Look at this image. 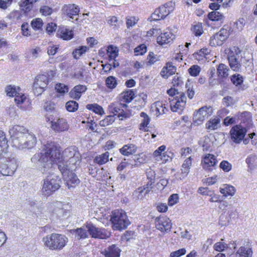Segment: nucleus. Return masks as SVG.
<instances>
[{
  "mask_svg": "<svg viewBox=\"0 0 257 257\" xmlns=\"http://www.w3.org/2000/svg\"><path fill=\"white\" fill-rule=\"evenodd\" d=\"M44 152L36 153L31 159L33 166L42 173H46L51 168L57 166L61 173L66 170L73 171L75 166L81 161L80 153L65 162L60 161V147L54 142L47 143L44 145Z\"/></svg>",
  "mask_w": 257,
  "mask_h": 257,
  "instance_id": "1",
  "label": "nucleus"
},
{
  "mask_svg": "<svg viewBox=\"0 0 257 257\" xmlns=\"http://www.w3.org/2000/svg\"><path fill=\"white\" fill-rule=\"evenodd\" d=\"M52 168L49 169L48 172L44 174L48 173L45 179L43 180V184L42 188V192L45 196H49L52 195L56 190H58L61 183L60 177L54 174H51Z\"/></svg>",
  "mask_w": 257,
  "mask_h": 257,
  "instance_id": "2",
  "label": "nucleus"
},
{
  "mask_svg": "<svg viewBox=\"0 0 257 257\" xmlns=\"http://www.w3.org/2000/svg\"><path fill=\"white\" fill-rule=\"evenodd\" d=\"M67 238L64 235L52 233L43 237V241L45 246L51 250H61L66 245Z\"/></svg>",
  "mask_w": 257,
  "mask_h": 257,
  "instance_id": "3",
  "label": "nucleus"
},
{
  "mask_svg": "<svg viewBox=\"0 0 257 257\" xmlns=\"http://www.w3.org/2000/svg\"><path fill=\"white\" fill-rule=\"evenodd\" d=\"M110 221L114 230H121L126 228L130 224L126 213L122 210H116L112 212Z\"/></svg>",
  "mask_w": 257,
  "mask_h": 257,
  "instance_id": "4",
  "label": "nucleus"
},
{
  "mask_svg": "<svg viewBox=\"0 0 257 257\" xmlns=\"http://www.w3.org/2000/svg\"><path fill=\"white\" fill-rule=\"evenodd\" d=\"M241 53V51L236 47H233L229 50L228 60L231 69L233 71H239L243 62L244 63L245 58L242 56Z\"/></svg>",
  "mask_w": 257,
  "mask_h": 257,
  "instance_id": "5",
  "label": "nucleus"
},
{
  "mask_svg": "<svg viewBox=\"0 0 257 257\" xmlns=\"http://www.w3.org/2000/svg\"><path fill=\"white\" fill-rule=\"evenodd\" d=\"M18 167L17 161L14 158L3 159L0 163V172L4 176H12Z\"/></svg>",
  "mask_w": 257,
  "mask_h": 257,
  "instance_id": "6",
  "label": "nucleus"
},
{
  "mask_svg": "<svg viewBox=\"0 0 257 257\" xmlns=\"http://www.w3.org/2000/svg\"><path fill=\"white\" fill-rule=\"evenodd\" d=\"M86 228L93 238L106 239L111 235L110 231L104 228L96 227L91 222H87L86 224Z\"/></svg>",
  "mask_w": 257,
  "mask_h": 257,
  "instance_id": "7",
  "label": "nucleus"
},
{
  "mask_svg": "<svg viewBox=\"0 0 257 257\" xmlns=\"http://www.w3.org/2000/svg\"><path fill=\"white\" fill-rule=\"evenodd\" d=\"M173 7L171 2L165 4L164 5L156 9L152 15L151 18L153 21H158L164 19L173 11Z\"/></svg>",
  "mask_w": 257,
  "mask_h": 257,
  "instance_id": "8",
  "label": "nucleus"
},
{
  "mask_svg": "<svg viewBox=\"0 0 257 257\" xmlns=\"http://www.w3.org/2000/svg\"><path fill=\"white\" fill-rule=\"evenodd\" d=\"M11 136L12 143L18 145V139L27 137V135H32L29 133L28 130L23 126L16 125L13 126L9 131Z\"/></svg>",
  "mask_w": 257,
  "mask_h": 257,
  "instance_id": "9",
  "label": "nucleus"
},
{
  "mask_svg": "<svg viewBox=\"0 0 257 257\" xmlns=\"http://www.w3.org/2000/svg\"><path fill=\"white\" fill-rule=\"evenodd\" d=\"M27 137L22 138V139H18L19 143L18 145L12 143V146L20 150L25 149H30L33 148L37 142L36 138L34 135H26Z\"/></svg>",
  "mask_w": 257,
  "mask_h": 257,
  "instance_id": "10",
  "label": "nucleus"
},
{
  "mask_svg": "<svg viewBox=\"0 0 257 257\" xmlns=\"http://www.w3.org/2000/svg\"><path fill=\"white\" fill-rule=\"evenodd\" d=\"M186 97L183 92H180L177 96L170 99L171 109L173 111L182 110L186 105Z\"/></svg>",
  "mask_w": 257,
  "mask_h": 257,
  "instance_id": "11",
  "label": "nucleus"
},
{
  "mask_svg": "<svg viewBox=\"0 0 257 257\" xmlns=\"http://www.w3.org/2000/svg\"><path fill=\"white\" fill-rule=\"evenodd\" d=\"M213 112V109L210 106H203L199 108L198 111L194 114V121L197 124L201 123L205 119L211 115Z\"/></svg>",
  "mask_w": 257,
  "mask_h": 257,
  "instance_id": "12",
  "label": "nucleus"
},
{
  "mask_svg": "<svg viewBox=\"0 0 257 257\" xmlns=\"http://www.w3.org/2000/svg\"><path fill=\"white\" fill-rule=\"evenodd\" d=\"M229 33L227 29L223 28L219 32L211 37L210 44L212 46H221L229 37Z\"/></svg>",
  "mask_w": 257,
  "mask_h": 257,
  "instance_id": "13",
  "label": "nucleus"
},
{
  "mask_svg": "<svg viewBox=\"0 0 257 257\" xmlns=\"http://www.w3.org/2000/svg\"><path fill=\"white\" fill-rule=\"evenodd\" d=\"M246 133L245 128L235 125L230 130L231 139L233 142L238 144L244 139Z\"/></svg>",
  "mask_w": 257,
  "mask_h": 257,
  "instance_id": "14",
  "label": "nucleus"
},
{
  "mask_svg": "<svg viewBox=\"0 0 257 257\" xmlns=\"http://www.w3.org/2000/svg\"><path fill=\"white\" fill-rule=\"evenodd\" d=\"M51 127L56 132H62L68 130L69 126L66 119L58 118L51 121Z\"/></svg>",
  "mask_w": 257,
  "mask_h": 257,
  "instance_id": "15",
  "label": "nucleus"
},
{
  "mask_svg": "<svg viewBox=\"0 0 257 257\" xmlns=\"http://www.w3.org/2000/svg\"><path fill=\"white\" fill-rule=\"evenodd\" d=\"M156 228L161 231H169L172 228L171 220L166 216H160L155 220Z\"/></svg>",
  "mask_w": 257,
  "mask_h": 257,
  "instance_id": "16",
  "label": "nucleus"
},
{
  "mask_svg": "<svg viewBox=\"0 0 257 257\" xmlns=\"http://www.w3.org/2000/svg\"><path fill=\"white\" fill-rule=\"evenodd\" d=\"M80 9L75 4L64 5L61 9L62 14L69 18L74 19V16L79 15Z\"/></svg>",
  "mask_w": 257,
  "mask_h": 257,
  "instance_id": "17",
  "label": "nucleus"
},
{
  "mask_svg": "<svg viewBox=\"0 0 257 257\" xmlns=\"http://www.w3.org/2000/svg\"><path fill=\"white\" fill-rule=\"evenodd\" d=\"M63 176L64 181L68 188L75 187L78 185L80 181L76 174L72 173V171L66 170V172L62 173Z\"/></svg>",
  "mask_w": 257,
  "mask_h": 257,
  "instance_id": "18",
  "label": "nucleus"
},
{
  "mask_svg": "<svg viewBox=\"0 0 257 257\" xmlns=\"http://www.w3.org/2000/svg\"><path fill=\"white\" fill-rule=\"evenodd\" d=\"M127 106L126 104L121 103L111 104L109 106L108 109L114 115H117L118 117L122 119L123 117H126V114L124 113L123 108H126Z\"/></svg>",
  "mask_w": 257,
  "mask_h": 257,
  "instance_id": "19",
  "label": "nucleus"
},
{
  "mask_svg": "<svg viewBox=\"0 0 257 257\" xmlns=\"http://www.w3.org/2000/svg\"><path fill=\"white\" fill-rule=\"evenodd\" d=\"M217 162L214 155L207 154L202 158L201 165L206 170H210L211 167L214 166Z\"/></svg>",
  "mask_w": 257,
  "mask_h": 257,
  "instance_id": "20",
  "label": "nucleus"
},
{
  "mask_svg": "<svg viewBox=\"0 0 257 257\" xmlns=\"http://www.w3.org/2000/svg\"><path fill=\"white\" fill-rule=\"evenodd\" d=\"M120 249L115 244H112L105 248L101 253L105 257H119Z\"/></svg>",
  "mask_w": 257,
  "mask_h": 257,
  "instance_id": "21",
  "label": "nucleus"
},
{
  "mask_svg": "<svg viewBox=\"0 0 257 257\" xmlns=\"http://www.w3.org/2000/svg\"><path fill=\"white\" fill-rule=\"evenodd\" d=\"M175 39V36L169 31L161 33L157 38V43L161 45L169 43Z\"/></svg>",
  "mask_w": 257,
  "mask_h": 257,
  "instance_id": "22",
  "label": "nucleus"
},
{
  "mask_svg": "<svg viewBox=\"0 0 257 257\" xmlns=\"http://www.w3.org/2000/svg\"><path fill=\"white\" fill-rule=\"evenodd\" d=\"M86 89L87 87L85 85H76L70 91L69 95L72 98L79 99L82 93L84 92Z\"/></svg>",
  "mask_w": 257,
  "mask_h": 257,
  "instance_id": "23",
  "label": "nucleus"
},
{
  "mask_svg": "<svg viewBox=\"0 0 257 257\" xmlns=\"http://www.w3.org/2000/svg\"><path fill=\"white\" fill-rule=\"evenodd\" d=\"M76 153H79L77 151L75 148L69 147L64 150L63 152V156L60 154V161L65 162L70 158L73 157L76 155Z\"/></svg>",
  "mask_w": 257,
  "mask_h": 257,
  "instance_id": "24",
  "label": "nucleus"
},
{
  "mask_svg": "<svg viewBox=\"0 0 257 257\" xmlns=\"http://www.w3.org/2000/svg\"><path fill=\"white\" fill-rule=\"evenodd\" d=\"M137 91L134 89H127L120 94L121 101L125 103L131 102L135 98Z\"/></svg>",
  "mask_w": 257,
  "mask_h": 257,
  "instance_id": "25",
  "label": "nucleus"
},
{
  "mask_svg": "<svg viewBox=\"0 0 257 257\" xmlns=\"http://www.w3.org/2000/svg\"><path fill=\"white\" fill-rule=\"evenodd\" d=\"M57 36L64 40H69L73 37V32L65 27H61L58 30Z\"/></svg>",
  "mask_w": 257,
  "mask_h": 257,
  "instance_id": "26",
  "label": "nucleus"
},
{
  "mask_svg": "<svg viewBox=\"0 0 257 257\" xmlns=\"http://www.w3.org/2000/svg\"><path fill=\"white\" fill-rule=\"evenodd\" d=\"M77 239H84L88 237V229L85 227L78 228L76 229H72L71 231Z\"/></svg>",
  "mask_w": 257,
  "mask_h": 257,
  "instance_id": "27",
  "label": "nucleus"
},
{
  "mask_svg": "<svg viewBox=\"0 0 257 257\" xmlns=\"http://www.w3.org/2000/svg\"><path fill=\"white\" fill-rule=\"evenodd\" d=\"M9 146L5 133L0 130V156L8 152Z\"/></svg>",
  "mask_w": 257,
  "mask_h": 257,
  "instance_id": "28",
  "label": "nucleus"
},
{
  "mask_svg": "<svg viewBox=\"0 0 257 257\" xmlns=\"http://www.w3.org/2000/svg\"><path fill=\"white\" fill-rule=\"evenodd\" d=\"M137 147L134 144H128L124 145L119 149L120 153L124 156L132 155L136 152Z\"/></svg>",
  "mask_w": 257,
  "mask_h": 257,
  "instance_id": "29",
  "label": "nucleus"
},
{
  "mask_svg": "<svg viewBox=\"0 0 257 257\" xmlns=\"http://www.w3.org/2000/svg\"><path fill=\"white\" fill-rule=\"evenodd\" d=\"M253 252L251 247L247 246H241L238 249L235 254L237 257H252Z\"/></svg>",
  "mask_w": 257,
  "mask_h": 257,
  "instance_id": "30",
  "label": "nucleus"
},
{
  "mask_svg": "<svg viewBox=\"0 0 257 257\" xmlns=\"http://www.w3.org/2000/svg\"><path fill=\"white\" fill-rule=\"evenodd\" d=\"M39 81H35L33 84V92L35 95L39 96L44 90L48 85L45 81H40L41 83H38Z\"/></svg>",
  "mask_w": 257,
  "mask_h": 257,
  "instance_id": "31",
  "label": "nucleus"
},
{
  "mask_svg": "<svg viewBox=\"0 0 257 257\" xmlns=\"http://www.w3.org/2000/svg\"><path fill=\"white\" fill-rule=\"evenodd\" d=\"M229 71L228 67L222 63L220 64L217 68V74L220 78H226L229 75Z\"/></svg>",
  "mask_w": 257,
  "mask_h": 257,
  "instance_id": "32",
  "label": "nucleus"
},
{
  "mask_svg": "<svg viewBox=\"0 0 257 257\" xmlns=\"http://www.w3.org/2000/svg\"><path fill=\"white\" fill-rule=\"evenodd\" d=\"M37 1L38 0H21L19 5L23 11L28 12L32 9L33 4Z\"/></svg>",
  "mask_w": 257,
  "mask_h": 257,
  "instance_id": "33",
  "label": "nucleus"
},
{
  "mask_svg": "<svg viewBox=\"0 0 257 257\" xmlns=\"http://www.w3.org/2000/svg\"><path fill=\"white\" fill-rule=\"evenodd\" d=\"M220 120L218 117L210 119L206 124V128L210 130H215L220 126Z\"/></svg>",
  "mask_w": 257,
  "mask_h": 257,
  "instance_id": "34",
  "label": "nucleus"
},
{
  "mask_svg": "<svg viewBox=\"0 0 257 257\" xmlns=\"http://www.w3.org/2000/svg\"><path fill=\"white\" fill-rule=\"evenodd\" d=\"M109 159V153L106 152L100 155L97 156L94 159V162L101 165L107 163Z\"/></svg>",
  "mask_w": 257,
  "mask_h": 257,
  "instance_id": "35",
  "label": "nucleus"
},
{
  "mask_svg": "<svg viewBox=\"0 0 257 257\" xmlns=\"http://www.w3.org/2000/svg\"><path fill=\"white\" fill-rule=\"evenodd\" d=\"M86 107L87 109L101 115L104 113L102 107L97 103L88 104L86 106Z\"/></svg>",
  "mask_w": 257,
  "mask_h": 257,
  "instance_id": "36",
  "label": "nucleus"
},
{
  "mask_svg": "<svg viewBox=\"0 0 257 257\" xmlns=\"http://www.w3.org/2000/svg\"><path fill=\"white\" fill-rule=\"evenodd\" d=\"M22 34L24 36H30L33 39H35L38 37L35 34H33L31 33L29 29V25L27 23H24L21 26Z\"/></svg>",
  "mask_w": 257,
  "mask_h": 257,
  "instance_id": "37",
  "label": "nucleus"
},
{
  "mask_svg": "<svg viewBox=\"0 0 257 257\" xmlns=\"http://www.w3.org/2000/svg\"><path fill=\"white\" fill-rule=\"evenodd\" d=\"M54 71L50 70L45 74H41L35 77V80H52L55 75Z\"/></svg>",
  "mask_w": 257,
  "mask_h": 257,
  "instance_id": "38",
  "label": "nucleus"
},
{
  "mask_svg": "<svg viewBox=\"0 0 257 257\" xmlns=\"http://www.w3.org/2000/svg\"><path fill=\"white\" fill-rule=\"evenodd\" d=\"M140 116L143 117V120L140 125V129L142 131H147V126L150 122V118L149 116L144 112H142Z\"/></svg>",
  "mask_w": 257,
  "mask_h": 257,
  "instance_id": "39",
  "label": "nucleus"
},
{
  "mask_svg": "<svg viewBox=\"0 0 257 257\" xmlns=\"http://www.w3.org/2000/svg\"><path fill=\"white\" fill-rule=\"evenodd\" d=\"M20 91V88L19 87H16L15 85H10L8 86L6 88V92L7 95L11 97L15 96L18 91Z\"/></svg>",
  "mask_w": 257,
  "mask_h": 257,
  "instance_id": "40",
  "label": "nucleus"
},
{
  "mask_svg": "<svg viewBox=\"0 0 257 257\" xmlns=\"http://www.w3.org/2000/svg\"><path fill=\"white\" fill-rule=\"evenodd\" d=\"M208 18L212 21H219L223 19L224 16L217 11H212L208 14Z\"/></svg>",
  "mask_w": 257,
  "mask_h": 257,
  "instance_id": "41",
  "label": "nucleus"
},
{
  "mask_svg": "<svg viewBox=\"0 0 257 257\" xmlns=\"http://www.w3.org/2000/svg\"><path fill=\"white\" fill-rule=\"evenodd\" d=\"M220 192L224 196H232L235 193L234 187L232 186L226 185L223 188H220Z\"/></svg>",
  "mask_w": 257,
  "mask_h": 257,
  "instance_id": "42",
  "label": "nucleus"
},
{
  "mask_svg": "<svg viewBox=\"0 0 257 257\" xmlns=\"http://www.w3.org/2000/svg\"><path fill=\"white\" fill-rule=\"evenodd\" d=\"M65 107L69 112H75L78 108V103L74 100H70L66 102Z\"/></svg>",
  "mask_w": 257,
  "mask_h": 257,
  "instance_id": "43",
  "label": "nucleus"
},
{
  "mask_svg": "<svg viewBox=\"0 0 257 257\" xmlns=\"http://www.w3.org/2000/svg\"><path fill=\"white\" fill-rule=\"evenodd\" d=\"M191 30L196 36H200L203 33L202 24L201 23H197L193 25Z\"/></svg>",
  "mask_w": 257,
  "mask_h": 257,
  "instance_id": "44",
  "label": "nucleus"
},
{
  "mask_svg": "<svg viewBox=\"0 0 257 257\" xmlns=\"http://www.w3.org/2000/svg\"><path fill=\"white\" fill-rule=\"evenodd\" d=\"M192 164V160L191 157H188L185 161L183 164L181 169L182 173L187 174L189 172L190 167Z\"/></svg>",
  "mask_w": 257,
  "mask_h": 257,
  "instance_id": "45",
  "label": "nucleus"
},
{
  "mask_svg": "<svg viewBox=\"0 0 257 257\" xmlns=\"http://www.w3.org/2000/svg\"><path fill=\"white\" fill-rule=\"evenodd\" d=\"M87 50L86 46H81L78 49H76L73 52V55L74 58L78 59L83 54L85 53Z\"/></svg>",
  "mask_w": 257,
  "mask_h": 257,
  "instance_id": "46",
  "label": "nucleus"
},
{
  "mask_svg": "<svg viewBox=\"0 0 257 257\" xmlns=\"http://www.w3.org/2000/svg\"><path fill=\"white\" fill-rule=\"evenodd\" d=\"M115 120L114 115H108L104 119L99 121V124L101 126H105L111 124Z\"/></svg>",
  "mask_w": 257,
  "mask_h": 257,
  "instance_id": "47",
  "label": "nucleus"
},
{
  "mask_svg": "<svg viewBox=\"0 0 257 257\" xmlns=\"http://www.w3.org/2000/svg\"><path fill=\"white\" fill-rule=\"evenodd\" d=\"M55 89L57 92L64 94L68 91L69 89L67 85L63 83H59L56 84Z\"/></svg>",
  "mask_w": 257,
  "mask_h": 257,
  "instance_id": "48",
  "label": "nucleus"
},
{
  "mask_svg": "<svg viewBox=\"0 0 257 257\" xmlns=\"http://www.w3.org/2000/svg\"><path fill=\"white\" fill-rule=\"evenodd\" d=\"M22 17L21 13L20 11H15L11 12L8 16V18L13 22H17Z\"/></svg>",
  "mask_w": 257,
  "mask_h": 257,
  "instance_id": "49",
  "label": "nucleus"
},
{
  "mask_svg": "<svg viewBox=\"0 0 257 257\" xmlns=\"http://www.w3.org/2000/svg\"><path fill=\"white\" fill-rule=\"evenodd\" d=\"M201 71V68L197 65H193L188 69V72L192 76H198Z\"/></svg>",
  "mask_w": 257,
  "mask_h": 257,
  "instance_id": "50",
  "label": "nucleus"
},
{
  "mask_svg": "<svg viewBox=\"0 0 257 257\" xmlns=\"http://www.w3.org/2000/svg\"><path fill=\"white\" fill-rule=\"evenodd\" d=\"M245 24V20L243 18H239L234 23L233 26L235 27L236 31L240 32L242 30Z\"/></svg>",
  "mask_w": 257,
  "mask_h": 257,
  "instance_id": "51",
  "label": "nucleus"
},
{
  "mask_svg": "<svg viewBox=\"0 0 257 257\" xmlns=\"http://www.w3.org/2000/svg\"><path fill=\"white\" fill-rule=\"evenodd\" d=\"M31 26L33 29L34 30H39L41 29L43 26V21L40 18H37L36 19L33 20L31 22Z\"/></svg>",
  "mask_w": 257,
  "mask_h": 257,
  "instance_id": "52",
  "label": "nucleus"
},
{
  "mask_svg": "<svg viewBox=\"0 0 257 257\" xmlns=\"http://www.w3.org/2000/svg\"><path fill=\"white\" fill-rule=\"evenodd\" d=\"M126 159L124 160V161H122L120 164L117 167V170L118 171H121L123 170L125 168H126L128 165H131L132 166H136L137 165V163L133 164V160H128L127 161H125Z\"/></svg>",
  "mask_w": 257,
  "mask_h": 257,
  "instance_id": "53",
  "label": "nucleus"
},
{
  "mask_svg": "<svg viewBox=\"0 0 257 257\" xmlns=\"http://www.w3.org/2000/svg\"><path fill=\"white\" fill-rule=\"evenodd\" d=\"M107 53L109 54V57L112 60H114L118 55V50L116 48H113L111 46L108 47Z\"/></svg>",
  "mask_w": 257,
  "mask_h": 257,
  "instance_id": "54",
  "label": "nucleus"
},
{
  "mask_svg": "<svg viewBox=\"0 0 257 257\" xmlns=\"http://www.w3.org/2000/svg\"><path fill=\"white\" fill-rule=\"evenodd\" d=\"M147 52V47L145 44H141L135 49L136 55H142Z\"/></svg>",
  "mask_w": 257,
  "mask_h": 257,
  "instance_id": "55",
  "label": "nucleus"
},
{
  "mask_svg": "<svg viewBox=\"0 0 257 257\" xmlns=\"http://www.w3.org/2000/svg\"><path fill=\"white\" fill-rule=\"evenodd\" d=\"M15 97V101L18 104H21L24 102L26 99V97L24 94H21L20 93V91H18V93H17Z\"/></svg>",
  "mask_w": 257,
  "mask_h": 257,
  "instance_id": "56",
  "label": "nucleus"
},
{
  "mask_svg": "<svg viewBox=\"0 0 257 257\" xmlns=\"http://www.w3.org/2000/svg\"><path fill=\"white\" fill-rule=\"evenodd\" d=\"M106 21L110 26L115 27H118V21L117 18L115 16H109L107 18Z\"/></svg>",
  "mask_w": 257,
  "mask_h": 257,
  "instance_id": "57",
  "label": "nucleus"
},
{
  "mask_svg": "<svg viewBox=\"0 0 257 257\" xmlns=\"http://www.w3.org/2000/svg\"><path fill=\"white\" fill-rule=\"evenodd\" d=\"M137 195V197L138 199L142 200L144 198L147 194H145V190L142 187H139L135 192Z\"/></svg>",
  "mask_w": 257,
  "mask_h": 257,
  "instance_id": "58",
  "label": "nucleus"
},
{
  "mask_svg": "<svg viewBox=\"0 0 257 257\" xmlns=\"http://www.w3.org/2000/svg\"><path fill=\"white\" fill-rule=\"evenodd\" d=\"M40 12L43 15L47 16L52 13L53 10L48 6H44L40 8Z\"/></svg>",
  "mask_w": 257,
  "mask_h": 257,
  "instance_id": "59",
  "label": "nucleus"
},
{
  "mask_svg": "<svg viewBox=\"0 0 257 257\" xmlns=\"http://www.w3.org/2000/svg\"><path fill=\"white\" fill-rule=\"evenodd\" d=\"M220 167L225 172H229L232 168V165L227 161H223L220 164Z\"/></svg>",
  "mask_w": 257,
  "mask_h": 257,
  "instance_id": "60",
  "label": "nucleus"
},
{
  "mask_svg": "<svg viewBox=\"0 0 257 257\" xmlns=\"http://www.w3.org/2000/svg\"><path fill=\"white\" fill-rule=\"evenodd\" d=\"M147 60V65H152L158 61L157 57L153 52H150L149 55L148 56Z\"/></svg>",
  "mask_w": 257,
  "mask_h": 257,
  "instance_id": "61",
  "label": "nucleus"
},
{
  "mask_svg": "<svg viewBox=\"0 0 257 257\" xmlns=\"http://www.w3.org/2000/svg\"><path fill=\"white\" fill-rule=\"evenodd\" d=\"M179 197L178 194H173L171 195L168 199V205L173 206L178 202Z\"/></svg>",
  "mask_w": 257,
  "mask_h": 257,
  "instance_id": "62",
  "label": "nucleus"
},
{
  "mask_svg": "<svg viewBox=\"0 0 257 257\" xmlns=\"http://www.w3.org/2000/svg\"><path fill=\"white\" fill-rule=\"evenodd\" d=\"M227 247V244L221 242H216L214 245V248L215 250L218 251H222L224 250L225 248Z\"/></svg>",
  "mask_w": 257,
  "mask_h": 257,
  "instance_id": "63",
  "label": "nucleus"
},
{
  "mask_svg": "<svg viewBox=\"0 0 257 257\" xmlns=\"http://www.w3.org/2000/svg\"><path fill=\"white\" fill-rule=\"evenodd\" d=\"M186 251L185 248H181L178 250L173 251L170 253V257H180L186 253Z\"/></svg>",
  "mask_w": 257,
  "mask_h": 257,
  "instance_id": "64",
  "label": "nucleus"
}]
</instances>
